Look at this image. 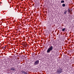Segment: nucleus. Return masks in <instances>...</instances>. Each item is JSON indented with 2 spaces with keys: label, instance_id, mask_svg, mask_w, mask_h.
Here are the masks:
<instances>
[{
  "label": "nucleus",
  "instance_id": "obj_1",
  "mask_svg": "<svg viewBox=\"0 0 74 74\" xmlns=\"http://www.w3.org/2000/svg\"><path fill=\"white\" fill-rule=\"evenodd\" d=\"M53 47L52 46V45H50L49 46V48L47 50V53H49L51 51H52V49H53Z\"/></svg>",
  "mask_w": 74,
  "mask_h": 74
},
{
  "label": "nucleus",
  "instance_id": "obj_2",
  "mask_svg": "<svg viewBox=\"0 0 74 74\" xmlns=\"http://www.w3.org/2000/svg\"><path fill=\"white\" fill-rule=\"evenodd\" d=\"M57 72L58 74H60L62 73V69L61 68H60L57 70Z\"/></svg>",
  "mask_w": 74,
  "mask_h": 74
},
{
  "label": "nucleus",
  "instance_id": "obj_3",
  "mask_svg": "<svg viewBox=\"0 0 74 74\" xmlns=\"http://www.w3.org/2000/svg\"><path fill=\"white\" fill-rule=\"evenodd\" d=\"M39 60H37L36 61H35L34 63V66H36V65H38V64H39Z\"/></svg>",
  "mask_w": 74,
  "mask_h": 74
},
{
  "label": "nucleus",
  "instance_id": "obj_4",
  "mask_svg": "<svg viewBox=\"0 0 74 74\" xmlns=\"http://www.w3.org/2000/svg\"><path fill=\"white\" fill-rule=\"evenodd\" d=\"M11 70H15V68L12 67L10 69Z\"/></svg>",
  "mask_w": 74,
  "mask_h": 74
},
{
  "label": "nucleus",
  "instance_id": "obj_5",
  "mask_svg": "<svg viewBox=\"0 0 74 74\" xmlns=\"http://www.w3.org/2000/svg\"><path fill=\"white\" fill-rule=\"evenodd\" d=\"M13 65H15V64H16V61H15L13 63Z\"/></svg>",
  "mask_w": 74,
  "mask_h": 74
},
{
  "label": "nucleus",
  "instance_id": "obj_6",
  "mask_svg": "<svg viewBox=\"0 0 74 74\" xmlns=\"http://www.w3.org/2000/svg\"><path fill=\"white\" fill-rule=\"evenodd\" d=\"M67 11H68V12L70 13V11H71L70 9V8L68 9Z\"/></svg>",
  "mask_w": 74,
  "mask_h": 74
},
{
  "label": "nucleus",
  "instance_id": "obj_7",
  "mask_svg": "<svg viewBox=\"0 0 74 74\" xmlns=\"http://www.w3.org/2000/svg\"><path fill=\"white\" fill-rule=\"evenodd\" d=\"M66 13H67V10H64V14L65 15H66Z\"/></svg>",
  "mask_w": 74,
  "mask_h": 74
},
{
  "label": "nucleus",
  "instance_id": "obj_8",
  "mask_svg": "<svg viewBox=\"0 0 74 74\" xmlns=\"http://www.w3.org/2000/svg\"><path fill=\"white\" fill-rule=\"evenodd\" d=\"M61 3H64V1L63 0H62L61 1Z\"/></svg>",
  "mask_w": 74,
  "mask_h": 74
},
{
  "label": "nucleus",
  "instance_id": "obj_9",
  "mask_svg": "<svg viewBox=\"0 0 74 74\" xmlns=\"http://www.w3.org/2000/svg\"><path fill=\"white\" fill-rule=\"evenodd\" d=\"M62 7H64L65 6H66V5H65V4L63 3L62 5Z\"/></svg>",
  "mask_w": 74,
  "mask_h": 74
},
{
  "label": "nucleus",
  "instance_id": "obj_10",
  "mask_svg": "<svg viewBox=\"0 0 74 74\" xmlns=\"http://www.w3.org/2000/svg\"><path fill=\"white\" fill-rule=\"evenodd\" d=\"M65 29H66L65 28H64L63 29H62V31L64 32L65 30Z\"/></svg>",
  "mask_w": 74,
  "mask_h": 74
},
{
  "label": "nucleus",
  "instance_id": "obj_11",
  "mask_svg": "<svg viewBox=\"0 0 74 74\" xmlns=\"http://www.w3.org/2000/svg\"><path fill=\"white\" fill-rule=\"evenodd\" d=\"M24 71H25L22 70V71H21V73H22V74H23V73H24Z\"/></svg>",
  "mask_w": 74,
  "mask_h": 74
},
{
  "label": "nucleus",
  "instance_id": "obj_12",
  "mask_svg": "<svg viewBox=\"0 0 74 74\" xmlns=\"http://www.w3.org/2000/svg\"><path fill=\"white\" fill-rule=\"evenodd\" d=\"M24 74H27V73L24 71Z\"/></svg>",
  "mask_w": 74,
  "mask_h": 74
},
{
  "label": "nucleus",
  "instance_id": "obj_13",
  "mask_svg": "<svg viewBox=\"0 0 74 74\" xmlns=\"http://www.w3.org/2000/svg\"><path fill=\"white\" fill-rule=\"evenodd\" d=\"M17 65V64H16V66Z\"/></svg>",
  "mask_w": 74,
  "mask_h": 74
}]
</instances>
